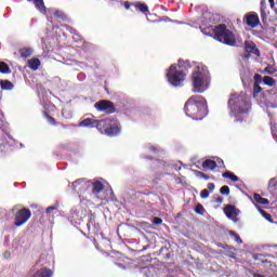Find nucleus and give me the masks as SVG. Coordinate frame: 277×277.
Listing matches in <instances>:
<instances>
[{"label": "nucleus", "mask_w": 277, "mask_h": 277, "mask_svg": "<svg viewBox=\"0 0 277 277\" xmlns=\"http://www.w3.org/2000/svg\"><path fill=\"white\" fill-rule=\"evenodd\" d=\"M87 228L89 233H92V235H96L98 233V225H96V215H90L89 221L87 223Z\"/></svg>", "instance_id": "13"}, {"label": "nucleus", "mask_w": 277, "mask_h": 277, "mask_svg": "<svg viewBox=\"0 0 277 277\" xmlns=\"http://www.w3.org/2000/svg\"><path fill=\"white\" fill-rule=\"evenodd\" d=\"M123 5H124L126 10H129L131 8V3H129V1H126L123 3Z\"/></svg>", "instance_id": "45"}, {"label": "nucleus", "mask_w": 277, "mask_h": 277, "mask_svg": "<svg viewBox=\"0 0 277 277\" xmlns=\"http://www.w3.org/2000/svg\"><path fill=\"white\" fill-rule=\"evenodd\" d=\"M263 82L265 85H269V88H272V85H276V80L269 76H264Z\"/></svg>", "instance_id": "25"}, {"label": "nucleus", "mask_w": 277, "mask_h": 277, "mask_svg": "<svg viewBox=\"0 0 277 277\" xmlns=\"http://www.w3.org/2000/svg\"><path fill=\"white\" fill-rule=\"evenodd\" d=\"M153 224L154 226H161V224H163V220L161 217H154Z\"/></svg>", "instance_id": "36"}, {"label": "nucleus", "mask_w": 277, "mask_h": 277, "mask_svg": "<svg viewBox=\"0 0 277 277\" xmlns=\"http://www.w3.org/2000/svg\"><path fill=\"white\" fill-rule=\"evenodd\" d=\"M264 72L267 75H274L277 72L276 68L272 67V65H267L264 69Z\"/></svg>", "instance_id": "31"}, {"label": "nucleus", "mask_w": 277, "mask_h": 277, "mask_svg": "<svg viewBox=\"0 0 277 277\" xmlns=\"http://www.w3.org/2000/svg\"><path fill=\"white\" fill-rule=\"evenodd\" d=\"M80 127H88L89 129H97V131H101V120L87 118L80 122Z\"/></svg>", "instance_id": "11"}, {"label": "nucleus", "mask_w": 277, "mask_h": 277, "mask_svg": "<svg viewBox=\"0 0 277 277\" xmlns=\"http://www.w3.org/2000/svg\"><path fill=\"white\" fill-rule=\"evenodd\" d=\"M135 8H137L140 12H148V5H146V3H137Z\"/></svg>", "instance_id": "30"}, {"label": "nucleus", "mask_w": 277, "mask_h": 277, "mask_svg": "<svg viewBox=\"0 0 277 277\" xmlns=\"http://www.w3.org/2000/svg\"><path fill=\"white\" fill-rule=\"evenodd\" d=\"M261 92H263V88H261V85L254 83L253 84V96L254 97L259 96V94H261Z\"/></svg>", "instance_id": "27"}, {"label": "nucleus", "mask_w": 277, "mask_h": 277, "mask_svg": "<svg viewBox=\"0 0 277 277\" xmlns=\"http://www.w3.org/2000/svg\"><path fill=\"white\" fill-rule=\"evenodd\" d=\"M184 111L193 120H202L207 117V100L202 95L190 96L184 106Z\"/></svg>", "instance_id": "2"}, {"label": "nucleus", "mask_w": 277, "mask_h": 277, "mask_svg": "<svg viewBox=\"0 0 277 277\" xmlns=\"http://www.w3.org/2000/svg\"><path fill=\"white\" fill-rule=\"evenodd\" d=\"M268 3H271V8L274 9V0H268Z\"/></svg>", "instance_id": "47"}, {"label": "nucleus", "mask_w": 277, "mask_h": 277, "mask_svg": "<svg viewBox=\"0 0 277 277\" xmlns=\"http://www.w3.org/2000/svg\"><path fill=\"white\" fill-rule=\"evenodd\" d=\"M223 179H229L232 183H237V181H239V176L235 175V173L233 172H224L222 174Z\"/></svg>", "instance_id": "22"}, {"label": "nucleus", "mask_w": 277, "mask_h": 277, "mask_svg": "<svg viewBox=\"0 0 277 277\" xmlns=\"http://www.w3.org/2000/svg\"><path fill=\"white\" fill-rule=\"evenodd\" d=\"M141 224H148V223H146V222H143V223H141Z\"/></svg>", "instance_id": "50"}, {"label": "nucleus", "mask_w": 277, "mask_h": 277, "mask_svg": "<svg viewBox=\"0 0 277 277\" xmlns=\"http://www.w3.org/2000/svg\"><path fill=\"white\" fill-rule=\"evenodd\" d=\"M220 193L222 196H228L230 194V188L228 186H222L220 188Z\"/></svg>", "instance_id": "32"}, {"label": "nucleus", "mask_w": 277, "mask_h": 277, "mask_svg": "<svg viewBox=\"0 0 277 277\" xmlns=\"http://www.w3.org/2000/svg\"><path fill=\"white\" fill-rule=\"evenodd\" d=\"M229 235L235 238L236 243H243V240H241V236H239V234L229 230Z\"/></svg>", "instance_id": "28"}, {"label": "nucleus", "mask_w": 277, "mask_h": 277, "mask_svg": "<svg viewBox=\"0 0 277 277\" xmlns=\"http://www.w3.org/2000/svg\"><path fill=\"white\" fill-rule=\"evenodd\" d=\"M35 3L37 10L41 12V14H47V6H44V0H29Z\"/></svg>", "instance_id": "17"}, {"label": "nucleus", "mask_w": 277, "mask_h": 277, "mask_svg": "<svg viewBox=\"0 0 277 277\" xmlns=\"http://www.w3.org/2000/svg\"><path fill=\"white\" fill-rule=\"evenodd\" d=\"M254 81L256 84H259V83H261V81H263V77L259 74H255Z\"/></svg>", "instance_id": "38"}, {"label": "nucleus", "mask_w": 277, "mask_h": 277, "mask_svg": "<svg viewBox=\"0 0 277 277\" xmlns=\"http://www.w3.org/2000/svg\"><path fill=\"white\" fill-rule=\"evenodd\" d=\"M189 68H192V63H189V61L180 60L177 67L176 65H171L166 75L169 83L175 88L182 85L183 81H185V78L187 77V72H189Z\"/></svg>", "instance_id": "3"}, {"label": "nucleus", "mask_w": 277, "mask_h": 277, "mask_svg": "<svg viewBox=\"0 0 277 277\" xmlns=\"http://www.w3.org/2000/svg\"><path fill=\"white\" fill-rule=\"evenodd\" d=\"M201 198H209V189H203L200 193Z\"/></svg>", "instance_id": "40"}, {"label": "nucleus", "mask_w": 277, "mask_h": 277, "mask_svg": "<svg viewBox=\"0 0 277 277\" xmlns=\"http://www.w3.org/2000/svg\"><path fill=\"white\" fill-rule=\"evenodd\" d=\"M268 189L274 194H277V181L276 177H272L268 182Z\"/></svg>", "instance_id": "23"}, {"label": "nucleus", "mask_w": 277, "mask_h": 277, "mask_svg": "<svg viewBox=\"0 0 277 277\" xmlns=\"http://www.w3.org/2000/svg\"><path fill=\"white\" fill-rule=\"evenodd\" d=\"M149 150H151V153H159V148L156 146H149Z\"/></svg>", "instance_id": "42"}, {"label": "nucleus", "mask_w": 277, "mask_h": 277, "mask_svg": "<svg viewBox=\"0 0 277 277\" xmlns=\"http://www.w3.org/2000/svg\"><path fill=\"white\" fill-rule=\"evenodd\" d=\"M228 106L235 118H239V116L248 114L251 107L250 102H248V97L243 95H232L228 101Z\"/></svg>", "instance_id": "5"}, {"label": "nucleus", "mask_w": 277, "mask_h": 277, "mask_svg": "<svg viewBox=\"0 0 277 277\" xmlns=\"http://www.w3.org/2000/svg\"><path fill=\"white\" fill-rule=\"evenodd\" d=\"M224 213L226 217L233 220V222H239L237 215H239V210L235 208L233 205H228L224 208Z\"/></svg>", "instance_id": "10"}, {"label": "nucleus", "mask_w": 277, "mask_h": 277, "mask_svg": "<svg viewBox=\"0 0 277 277\" xmlns=\"http://www.w3.org/2000/svg\"><path fill=\"white\" fill-rule=\"evenodd\" d=\"M261 16L263 22L267 18V16L265 15V11L262 12Z\"/></svg>", "instance_id": "46"}, {"label": "nucleus", "mask_w": 277, "mask_h": 277, "mask_svg": "<svg viewBox=\"0 0 277 277\" xmlns=\"http://www.w3.org/2000/svg\"><path fill=\"white\" fill-rule=\"evenodd\" d=\"M30 217H31V210H29V208H22L17 210L14 213V220H15L14 226L21 227L24 224H27Z\"/></svg>", "instance_id": "7"}, {"label": "nucleus", "mask_w": 277, "mask_h": 277, "mask_svg": "<svg viewBox=\"0 0 277 277\" xmlns=\"http://www.w3.org/2000/svg\"><path fill=\"white\" fill-rule=\"evenodd\" d=\"M81 185H83V182L77 180L71 184V187L74 188V192H77V194H79V192H81Z\"/></svg>", "instance_id": "26"}, {"label": "nucleus", "mask_w": 277, "mask_h": 277, "mask_svg": "<svg viewBox=\"0 0 277 277\" xmlns=\"http://www.w3.org/2000/svg\"><path fill=\"white\" fill-rule=\"evenodd\" d=\"M54 16H56V18H61L62 21H65L66 18V14H64L62 11H55Z\"/></svg>", "instance_id": "33"}, {"label": "nucleus", "mask_w": 277, "mask_h": 277, "mask_svg": "<svg viewBox=\"0 0 277 277\" xmlns=\"http://www.w3.org/2000/svg\"><path fill=\"white\" fill-rule=\"evenodd\" d=\"M245 51L246 53H252L253 55L261 57V51L256 48V43L253 41H245Z\"/></svg>", "instance_id": "12"}, {"label": "nucleus", "mask_w": 277, "mask_h": 277, "mask_svg": "<svg viewBox=\"0 0 277 277\" xmlns=\"http://www.w3.org/2000/svg\"><path fill=\"white\" fill-rule=\"evenodd\" d=\"M197 176L205 179V181H209V175L205 174L202 171H197Z\"/></svg>", "instance_id": "37"}, {"label": "nucleus", "mask_w": 277, "mask_h": 277, "mask_svg": "<svg viewBox=\"0 0 277 277\" xmlns=\"http://www.w3.org/2000/svg\"><path fill=\"white\" fill-rule=\"evenodd\" d=\"M216 166L219 164V168H224V160L222 158L216 157Z\"/></svg>", "instance_id": "39"}, {"label": "nucleus", "mask_w": 277, "mask_h": 277, "mask_svg": "<svg viewBox=\"0 0 277 277\" xmlns=\"http://www.w3.org/2000/svg\"><path fill=\"white\" fill-rule=\"evenodd\" d=\"M195 213H198V215H205V206H202V203H198L195 208Z\"/></svg>", "instance_id": "29"}, {"label": "nucleus", "mask_w": 277, "mask_h": 277, "mask_svg": "<svg viewBox=\"0 0 277 277\" xmlns=\"http://www.w3.org/2000/svg\"><path fill=\"white\" fill-rule=\"evenodd\" d=\"M120 124L115 119H101L100 122V132L108 137H114V135L120 134Z\"/></svg>", "instance_id": "6"}, {"label": "nucleus", "mask_w": 277, "mask_h": 277, "mask_svg": "<svg viewBox=\"0 0 277 277\" xmlns=\"http://www.w3.org/2000/svg\"><path fill=\"white\" fill-rule=\"evenodd\" d=\"M259 210L261 211V213H262L263 217H265V220H267L268 222H273L272 214L261 210V208H259Z\"/></svg>", "instance_id": "34"}, {"label": "nucleus", "mask_w": 277, "mask_h": 277, "mask_svg": "<svg viewBox=\"0 0 277 277\" xmlns=\"http://www.w3.org/2000/svg\"><path fill=\"white\" fill-rule=\"evenodd\" d=\"M0 88L1 90H14V83H12V81L10 80H1L0 81Z\"/></svg>", "instance_id": "19"}, {"label": "nucleus", "mask_w": 277, "mask_h": 277, "mask_svg": "<svg viewBox=\"0 0 277 277\" xmlns=\"http://www.w3.org/2000/svg\"><path fill=\"white\" fill-rule=\"evenodd\" d=\"M31 53H34V50H31L30 48L19 49V55L24 60H27V57H31Z\"/></svg>", "instance_id": "21"}, {"label": "nucleus", "mask_w": 277, "mask_h": 277, "mask_svg": "<svg viewBox=\"0 0 277 277\" xmlns=\"http://www.w3.org/2000/svg\"><path fill=\"white\" fill-rule=\"evenodd\" d=\"M51 211H55V207L47 208L45 213H51Z\"/></svg>", "instance_id": "44"}, {"label": "nucleus", "mask_w": 277, "mask_h": 277, "mask_svg": "<svg viewBox=\"0 0 277 277\" xmlns=\"http://www.w3.org/2000/svg\"><path fill=\"white\" fill-rule=\"evenodd\" d=\"M202 34L217 40V42L227 44V47H235V44H237L235 34L228 29L226 24H219L214 27L210 26L208 28H203Z\"/></svg>", "instance_id": "1"}, {"label": "nucleus", "mask_w": 277, "mask_h": 277, "mask_svg": "<svg viewBox=\"0 0 277 277\" xmlns=\"http://www.w3.org/2000/svg\"><path fill=\"white\" fill-rule=\"evenodd\" d=\"M211 76L209 69L205 66H197L192 75L193 92L202 94L209 89Z\"/></svg>", "instance_id": "4"}, {"label": "nucleus", "mask_w": 277, "mask_h": 277, "mask_svg": "<svg viewBox=\"0 0 277 277\" xmlns=\"http://www.w3.org/2000/svg\"><path fill=\"white\" fill-rule=\"evenodd\" d=\"M95 109L97 111H105L106 114H116V105H114V102L109 100H102L94 104Z\"/></svg>", "instance_id": "8"}, {"label": "nucleus", "mask_w": 277, "mask_h": 277, "mask_svg": "<svg viewBox=\"0 0 277 277\" xmlns=\"http://www.w3.org/2000/svg\"><path fill=\"white\" fill-rule=\"evenodd\" d=\"M145 159H149L150 161H153V157L151 156H146Z\"/></svg>", "instance_id": "48"}, {"label": "nucleus", "mask_w": 277, "mask_h": 277, "mask_svg": "<svg viewBox=\"0 0 277 277\" xmlns=\"http://www.w3.org/2000/svg\"><path fill=\"white\" fill-rule=\"evenodd\" d=\"M92 186V194H101L105 189V184L101 181H95Z\"/></svg>", "instance_id": "16"}, {"label": "nucleus", "mask_w": 277, "mask_h": 277, "mask_svg": "<svg viewBox=\"0 0 277 277\" xmlns=\"http://www.w3.org/2000/svg\"><path fill=\"white\" fill-rule=\"evenodd\" d=\"M28 68H30V70H38V68H40V60L39 58L29 60Z\"/></svg>", "instance_id": "18"}, {"label": "nucleus", "mask_w": 277, "mask_h": 277, "mask_svg": "<svg viewBox=\"0 0 277 277\" xmlns=\"http://www.w3.org/2000/svg\"><path fill=\"white\" fill-rule=\"evenodd\" d=\"M45 118L49 122H51L53 124V127H55L57 124V121H55V118H53L51 115L45 113Z\"/></svg>", "instance_id": "35"}, {"label": "nucleus", "mask_w": 277, "mask_h": 277, "mask_svg": "<svg viewBox=\"0 0 277 277\" xmlns=\"http://www.w3.org/2000/svg\"><path fill=\"white\" fill-rule=\"evenodd\" d=\"M253 200L256 202V205H269V199L262 198L260 194L253 195Z\"/></svg>", "instance_id": "20"}, {"label": "nucleus", "mask_w": 277, "mask_h": 277, "mask_svg": "<svg viewBox=\"0 0 277 277\" xmlns=\"http://www.w3.org/2000/svg\"><path fill=\"white\" fill-rule=\"evenodd\" d=\"M243 23L251 29H254L261 25V19L259 18V14L256 13H248L243 16Z\"/></svg>", "instance_id": "9"}, {"label": "nucleus", "mask_w": 277, "mask_h": 277, "mask_svg": "<svg viewBox=\"0 0 277 277\" xmlns=\"http://www.w3.org/2000/svg\"><path fill=\"white\" fill-rule=\"evenodd\" d=\"M215 202H216L217 205H222V202H224V198H223V197H217V198L215 199Z\"/></svg>", "instance_id": "43"}, {"label": "nucleus", "mask_w": 277, "mask_h": 277, "mask_svg": "<svg viewBox=\"0 0 277 277\" xmlns=\"http://www.w3.org/2000/svg\"><path fill=\"white\" fill-rule=\"evenodd\" d=\"M0 72L2 75H10V66L5 62H0Z\"/></svg>", "instance_id": "24"}, {"label": "nucleus", "mask_w": 277, "mask_h": 277, "mask_svg": "<svg viewBox=\"0 0 277 277\" xmlns=\"http://www.w3.org/2000/svg\"><path fill=\"white\" fill-rule=\"evenodd\" d=\"M53 271L48 267H42L39 271L36 272L35 277H52Z\"/></svg>", "instance_id": "14"}, {"label": "nucleus", "mask_w": 277, "mask_h": 277, "mask_svg": "<svg viewBox=\"0 0 277 277\" xmlns=\"http://www.w3.org/2000/svg\"><path fill=\"white\" fill-rule=\"evenodd\" d=\"M207 187H208V189H209L210 192H213V189H215V184H213V183H208Z\"/></svg>", "instance_id": "41"}, {"label": "nucleus", "mask_w": 277, "mask_h": 277, "mask_svg": "<svg viewBox=\"0 0 277 277\" xmlns=\"http://www.w3.org/2000/svg\"><path fill=\"white\" fill-rule=\"evenodd\" d=\"M144 196H150V193H147V194H146V193H144Z\"/></svg>", "instance_id": "49"}, {"label": "nucleus", "mask_w": 277, "mask_h": 277, "mask_svg": "<svg viewBox=\"0 0 277 277\" xmlns=\"http://www.w3.org/2000/svg\"><path fill=\"white\" fill-rule=\"evenodd\" d=\"M201 166L203 170H215V168H217V162L215 160L206 159Z\"/></svg>", "instance_id": "15"}]
</instances>
